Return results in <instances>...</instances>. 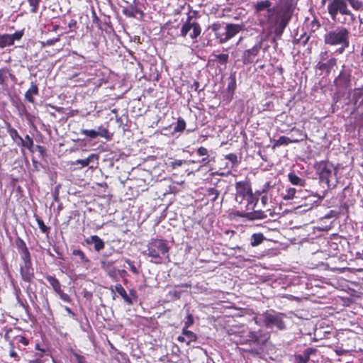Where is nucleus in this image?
Returning a JSON list of instances; mask_svg holds the SVG:
<instances>
[{
    "mask_svg": "<svg viewBox=\"0 0 363 363\" xmlns=\"http://www.w3.org/2000/svg\"><path fill=\"white\" fill-rule=\"evenodd\" d=\"M347 0H333L328 5V11L333 20H335L338 13L346 12Z\"/></svg>",
    "mask_w": 363,
    "mask_h": 363,
    "instance_id": "obj_7",
    "label": "nucleus"
},
{
    "mask_svg": "<svg viewBox=\"0 0 363 363\" xmlns=\"http://www.w3.org/2000/svg\"><path fill=\"white\" fill-rule=\"evenodd\" d=\"M311 25H312V28L314 30L318 29L320 27V23L316 20H313L311 22Z\"/></svg>",
    "mask_w": 363,
    "mask_h": 363,
    "instance_id": "obj_57",
    "label": "nucleus"
},
{
    "mask_svg": "<svg viewBox=\"0 0 363 363\" xmlns=\"http://www.w3.org/2000/svg\"><path fill=\"white\" fill-rule=\"evenodd\" d=\"M10 133L12 137L18 138V139L21 140V141H23V138L18 135V132L16 130H11Z\"/></svg>",
    "mask_w": 363,
    "mask_h": 363,
    "instance_id": "obj_55",
    "label": "nucleus"
},
{
    "mask_svg": "<svg viewBox=\"0 0 363 363\" xmlns=\"http://www.w3.org/2000/svg\"><path fill=\"white\" fill-rule=\"evenodd\" d=\"M235 200L237 202L241 203L245 199L247 200L252 199L251 189L247 183L243 182H238L235 184Z\"/></svg>",
    "mask_w": 363,
    "mask_h": 363,
    "instance_id": "obj_6",
    "label": "nucleus"
},
{
    "mask_svg": "<svg viewBox=\"0 0 363 363\" xmlns=\"http://www.w3.org/2000/svg\"><path fill=\"white\" fill-rule=\"evenodd\" d=\"M186 320L184 323L185 328H189L194 323V318L192 315L189 313V311L187 310L186 311Z\"/></svg>",
    "mask_w": 363,
    "mask_h": 363,
    "instance_id": "obj_40",
    "label": "nucleus"
},
{
    "mask_svg": "<svg viewBox=\"0 0 363 363\" xmlns=\"http://www.w3.org/2000/svg\"><path fill=\"white\" fill-rule=\"evenodd\" d=\"M261 201L263 204H265L267 202V196H263L261 199Z\"/></svg>",
    "mask_w": 363,
    "mask_h": 363,
    "instance_id": "obj_62",
    "label": "nucleus"
},
{
    "mask_svg": "<svg viewBox=\"0 0 363 363\" xmlns=\"http://www.w3.org/2000/svg\"><path fill=\"white\" fill-rule=\"evenodd\" d=\"M286 315L280 313H265L263 314V322L264 325L268 328L276 327L280 330L286 328L284 318Z\"/></svg>",
    "mask_w": 363,
    "mask_h": 363,
    "instance_id": "obj_3",
    "label": "nucleus"
},
{
    "mask_svg": "<svg viewBox=\"0 0 363 363\" xmlns=\"http://www.w3.org/2000/svg\"><path fill=\"white\" fill-rule=\"evenodd\" d=\"M184 162V161L183 160H175L174 162H173L172 164V167L173 168H175L177 167H180L183 164V163Z\"/></svg>",
    "mask_w": 363,
    "mask_h": 363,
    "instance_id": "obj_56",
    "label": "nucleus"
},
{
    "mask_svg": "<svg viewBox=\"0 0 363 363\" xmlns=\"http://www.w3.org/2000/svg\"><path fill=\"white\" fill-rule=\"evenodd\" d=\"M46 279L49 284L52 286L55 291L59 293L61 291L60 284L56 278L52 276H48Z\"/></svg>",
    "mask_w": 363,
    "mask_h": 363,
    "instance_id": "obj_23",
    "label": "nucleus"
},
{
    "mask_svg": "<svg viewBox=\"0 0 363 363\" xmlns=\"http://www.w3.org/2000/svg\"><path fill=\"white\" fill-rule=\"evenodd\" d=\"M93 18H94V20H93L94 21H99V18L96 16V13L94 11L93 12Z\"/></svg>",
    "mask_w": 363,
    "mask_h": 363,
    "instance_id": "obj_64",
    "label": "nucleus"
},
{
    "mask_svg": "<svg viewBox=\"0 0 363 363\" xmlns=\"http://www.w3.org/2000/svg\"><path fill=\"white\" fill-rule=\"evenodd\" d=\"M6 72V70L0 69V84H4L6 80V77H5Z\"/></svg>",
    "mask_w": 363,
    "mask_h": 363,
    "instance_id": "obj_51",
    "label": "nucleus"
},
{
    "mask_svg": "<svg viewBox=\"0 0 363 363\" xmlns=\"http://www.w3.org/2000/svg\"><path fill=\"white\" fill-rule=\"evenodd\" d=\"M219 191L215 188H209L207 190V194L208 196H211V201L214 202L219 196Z\"/></svg>",
    "mask_w": 363,
    "mask_h": 363,
    "instance_id": "obj_29",
    "label": "nucleus"
},
{
    "mask_svg": "<svg viewBox=\"0 0 363 363\" xmlns=\"http://www.w3.org/2000/svg\"><path fill=\"white\" fill-rule=\"evenodd\" d=\"M249 340L248 341L252 342L253 343L259 345V342H261V340L257 337V333L255 331H252L249 333L248 335Z\"/></svg>",
    "mask_w": 363,
    "mask_h": 363,
    "instance_id": "obj_34",
    "label": "nucleus"
},
{
    "mask_svg": "<svg viewBox=\"0 0 363 363\" xmlns=\"http://www.w3.org/2000/svg\"><path fill=\"white\" fill-rule=\"evenodd\" d=\"M61 298L64 300V301H69V296L67 294H62L61 295Z\"/></svg>",
    "mask_w": 363,
    "mask_h": 363,
    "instance_id": "obj_59",
    "label": "nucleus"
},
{
    "mask_svg": "<svg viewBox=\"0 0 363 363\" xmlns=\"http://www.w3.org/2000/svg\"><path fill=\"white\" fill-rule=\"evenodd\" d=\"M261 47L262 43H259L252 48L245 50L242 56L243 63L247 65L253 62V60L258 55Z\"/></svg>",
    "mask_w": 363,
    "mask_h": 363,
    "instance_id": "obj_11",
    "label": "nucleus"
},
{
    "mask_svg": "<svg viewBox=\"0 0 363 363\" xmlns=\"http://www.w3.org/2000/svg\"><path fill=\"white\" fill-rule=\"evenodd\" d=\"M10 345H11V350H10V352H9V355H10V357H13V358H15V359H16V361H18V354H17V353L14 351V350H13V347H13V344L11 342H10Z\"/></svg>",
    "mask_w": 363,
    "mask_h": 363,
    "instance_id": "obj_46",
    "label": "nucleus"
},
{
    "mask_svg": "<svg viewBox=\"0 0 363 363\" xmlns=\"http://www.w3.org/2000/svg\"><path fill=\"white\" fill-rule=\"evenodd\" d=\"M147 255L153 259H159L167 254L169 247L163 240H152L147 245Z\"/></svg>",
    "mask_w": 363,
    "mask_h": 363,
    "instance_id": "obj_4",
    "label": "nucleus"
},
{
    "mask_svg": "<svg viewBox=\"0 0 363 363\" xmlns=\"http://www.w3.org/2000/svg\"><path fill=\"white\" fill-rule=\"evenodd\" d=\"M65 311L72 316H74V313L72 311V310L69 307H65Z\"/></svg>",
    "mask_w": 363,
    "mask_h": 363,
    "instance_id": "obj_60",
    "label": "nucleus"
},
{
    "mask_svg": "<svg viewBox=\"0 0 363 363\" xmlns=\"http://www.w3.org/2000/svg\"><path fill=\"white\" fill-rule=\"evenodd\" d=\"M296 359L297 363H307L309 361L308 357L303 353V354H299L296 356Z\"/></svg>",
    "mask_w": 363,
    "mask_h": 363,
    "instance_id": "obj_41",
    "label": "nucleus"
},
{
    "mask_svg": "<svg viewBox=\"0 0 363 363\" xmlns=\"http://www.w3.org/2000/svg\"><path fill=\"white\" fill-rule=\"evenodd\" d=\"M37 222L40 229L43 233H46L48 232L49 228L45 225L44 222L42 220L37 219Z\"/></svg>",
    "mask_w": 363,
    "mask_h": 363,
    "instance_id": "obj_43",
    "label": "nucleus"
},
{
    "mask_svg": "<svg viewBox=\"0 0 363 363\" xmlns=\"http://www.w3.org/2000/svg\"><path fill=\"white\" fill-rule=\"evenodd\" d=\"M225 159L230 161L233 164H237L238 162V157L235 154L230 153L225 156Z\"/></svg>",
    "mask_w": 363,
    "mask_h": 363,
    "instance_id": "obj_42",
    "label": "nucleus"
},
{
    "mask_svg": "<svg viewBox=\"0 0 363 363\" xmlns=\"http://www.w3.org/2000/svg\"><path fill=\"white\" fill-rule=\"evenodd\" d=\"M328 57V53L327 51H325V52H322L320 54V61L319 62H324L325 60H326Z\"/></svg>",
    "mask_w": 363,
    "mask_h": 363,
    "instance_id": "obj_52",
    "label": "nucleus"
},
{
    "mask_svg": "<svg viewBox=\"0 0 363 363\" xmlns=\"http://www.w3.org/2000/svg\"><path fill=\"white\" fill-rule=\"evenodd\" d=\"M296 189L294 188H289L286 190V194L283 196V199L284 200H290L292 199L295 196L296 194Z\"/></svg>",
    "mask_w": 363,
    "mask_h": 363,
    "instance_id": "obj_35",
    "label": "nucleus"
},
{
    "mask_svg": "<svg viewBox=\"0 0 363 363\" xmlns=\"http://www.w3.org/2000/svg\"><path fill=\"white\" fill-rule=\"evenodd\" d=\"M113 291H116L121 297L123 298L124 301L128 303L129 306H131L133 304V301L132 298H130L125 289L123 287L121 284H116L114 286V289L112 290Z\"/></svg>",
    "mask_w": 363,
    "mask_h": 363,
    "instance_id": "obj_15",
    "label": "nucleus"
},
{
    "mask_svg": "<svg viewBox=\"0 0 363 363\" xmlns=\"http://www.w3.org/2000/svg\"><path fill=\"white\" fill-rule=\"evenodd\" d=\"M21 259L23 261V264H32L30 254L28 249L26 250V251L21 252Z\"/></svg>",
    "mask_w": 363,
    "mask_h": 363,
    "instance_id": "obj_27",
    "label": "nucleus"
},
{
    "mask_svg": "<svg viewBox=\"0 0 363 363\" xmlns=\"http://www.w3.org/2000/svg\"><path fill=\"white\" fill-rule=\"evenodd\" d=\"M315 352V349L313 348H307L303 351V354H306L308 358L310 359V356L312 354H314Z\"/></svg>",
    "mask_w": 363,
    "mask_h": 363,
    "instance_id": "obj_50",
    "label": "nucleus"
},
{
    "mask_svg": "<svg viewBox=\"0 0 363 363\" xmlns=\"http://www.w3.org/2000/svg\"><path fill=\"white\" fill-rule=\"evenodd\" d=\"M317 172L319 174L320 179L325 181L328 184L330 182V177L333 171V166L328 162L322 161L316 166Z\"/></svg>",
    "mask_w": 363,
    "mask_h": 363,
    "instance_id": "obj_8",
    "label": "nucleus"
},
{
    "mask_svg": "<svg viewBox=\"0 0 363 363\" xmlns=\"http://www.w3.org/2000/svg\"><path fill=\"white\" fill-rule=\"evenodd\" d=\"M88 244H94V250L97 252L104 248V241L97 235H92L86 240Z\"/></svg>",
    "mask_w": 363,
    "mask_h": 363,
    "instance_id": "obj_16",
    "label": "nucleus"
},
{
    "mask_svg": "<svg viewBox=\"0 0 363 363\" xmlns=\"http://www.w3.org/2000/svg\"><path fill=\"white\" fill-rule=\"evenodd\" d=\"M186 328H184L182 331L183 335L185 336L186 339V343L189 344L191 342H194L196 340V335L191 331L188 330L186 329Z\"/></svg>",
    "mask_w": 363,
    "mask_h": 363,
    "instance_id": "obj_24",
    "label": "nucleus"
},
{
    "mask_svg": "<svg viewBox=\"0 0 363 363\" xmlns=\"http://www.w3.org/2000/svg\"><path fill=\"white\" fill-rule=\"evenodd\" d=\"M246 217L250 220L262 219L265 217L264 213L260 211H255L254 213H247Z\"/></svg>",
    "mask_w": 363,
    "mask_h": 363,
    "instance_id": "obj_26",
    "label": "nucleus"
},
{
    "mask_svg": "<svg viewBox=\"0 0 363 363\" xmlns=\"http://www.w3.org/2000/svg\"><path fill=\"white\" fill-rule=\"evenodd\" d=\"M190 37L194 39L196 38L201 33V28L198 23H196L191 16H189L187 21L183 24L181 29V35L185 37L189 32Z\"/></svg>",
    "mask_w": 363,
    "mask_h": 363,
    "instance_id": "obj_5",
    "label": "nucleus"
},
{
    "mask_svg": "<svg viewBox=\"0 0 363 363\" xmlns=\"http://www.w3.org/2000/svg\"><path fill=\"white\" fill-rule=\"evenodd\" d=\"M74 356L76 358L77 363H86V359L84 356H82L77 353H74Z\"/></svg>",
    "mask_w": 363,
    "mask_h": 363,
    "instance_id": "obj_47",
    "label": "nucleus"
},
{
    "mask_svg": "<svg viewBox=\"0 0 363 363\" xmlns=\"http://www.w3.org/2000/svg\"><path fill=\"white\" fill-rule=\"evenodd\" d=\"M24 35L23 30H17L13 34H0V48L13 45L15 41L20 40Z\"/></svg>",
    "mask_w": 363,
    "mask_h": 363,
    "instance_id": "obj_10",
    "label": "nucleus"
},
{
    "mask_svg": "<svg viewBox=\"0 0 363 363\" xmlns=\"http://www.w3.org/2000/svg\"><path fill=\"white\" fill-rule=\"evenodd\" d=\"M197 153L199 156L208 155V150L206 147H200L197 150Z\"/></svg>",
    "mask_w": 363,
    "mask_h": 363,
    "instance_id": "obj_49",
    "label": "nucleus"
},
{
    "mask_svg": "<svg viewBox=\"0 0 363 363\" xmlns=\"http://www.w3.org/2000/svg\"><path fill=\"white\" fill-rule=\"evenodd\" d=\"M59 40V38H56L54 40H50L48 41V45H53L55 43L57 42Z\"/></svg>",
    "mask_w": 363,
    "mask_h": 363,
    "instance_id": "obj_61",
    "label": "nucleus"
},
{
    "mask_svg": "<svg viewBox=\"0 0 363 363\" xmlns=\"http://www.w3.org/2000/svg\"><path fill=\"white\" fill-rule=\"evenodd\" d=\"M21 278L26 282H31L34 277L32 264H22L20 267Z\"/></svg>",
    "mask_w": 363,
    "mask_h": 363,
    "instance_id": "obj_12",
    "label": "nucleus"
},
{
    "mask_svg": "<svg viewBox=\"0 0 363 363\" xmlns=\"http://www.w3.org/2000/svg\"><path fill=\"white\" fill-rule=\"evenodd\" d=\"M169 295L174 297L176 299L181 298V291H172L169 292Z\"/></svg>",
    "mask_w": 363,
    "mask_h": 363,
    "instance_id": "obj_53",
    "label": "nucleus"
},
{
    "mask_svg": "<svg viewBox=\"0 0 363 363\" xmlns=\"http://www.w3.org/2000/svg\"><path fill=\"white\" fill-rule=\"evenodd\" d=\"M41 1V0H28V2L31 7L30 12L33 13H35L39 7V4Z\"/></svg>",
    "mask_w": 363,
    "mask_h": 363,
    "instance_id": "obj_30",
    "label": "nucleus"
},
{
    "mask_svg": "<svg viewBox=\"0 0 363 363\" xmlns=\"http://www.w3.org/2000/svg\"><path fill=\"white\" fill-rule=\"evenodd\" d=\"M264 239V236L262 233H254L251 236L250 244L252 247H256L260 245Z\"/></svg>",
    "mask_w": 363,
    "mask_h": 363,
    "instance_id": "obj_21",
    "label": "nucleus"
},
{
    "mask_svg": "<svg viewBox=\"0 0 363 363\" xmlns=\"http://www.w3.org/2000/svg\"><path fill=\"white\" fill-rule=\"evenodd\" d=\"M274 185H272L271 182H266L262 190V193H267L270 189H274Z\"/></svg>",
    "mask_w": 363,
    "mask_h": 363,
    "instance_id": "obj_45",
    "label": "nucleus"
},
{
    "mask_svg": "<svg viewBox=\"0 0 363 363\" xmlns=\"http://www.w3.org/2000/svg\"><path fill=\"white\" fill-rule=\"evenodd\" d=\"M177 340H178V341H179L181 342H184L187 341L184 335V336H179Z\"/></svg>",
    "mask_w": 363,
    "mask_h": 363,
    "instance_id": "obj_58",
    "label": "nucleus"
},
{
    "mask_svg": "<svg viewBox=\"0 0 363 363\" xmlns=\"http://www.w3.org/2000/svg\"><path fill=\"white\" fill-rule=\"evenodd\" d=\"M271 6L272 2L269 0L258 1L255 3L257 12L267 11L266 16L270 28L277 37H281L291 18L294 11L291 6L287 4L273 8Z\"/></svg>",
    "mask_w": 363,
    "mask_h": 363,
    "instance_id": "obj_1",
    "label": "nucleus"
},
{
    "mask_svg": "<svg viewBox=\"0 0 363 363\" xmlns=\"http://www.w3.org/2000/svg\"><path fill=\"white\" fill-rule=\"evenodd\" d=\"M38 94V88L37 84L32 82L30 89L26 92L25 98L29 102H33V95H37Z\"/></svg>",
    "mask_w": 363,
    "mask_h": 363,
    "instance_id": "obj_18",
    "label": "nucleus"
},
{
    "mask_svg": "<svg viewBox=\"0 0 363 363\" xmlns=\"http://www.w3.org/2000/svg\"><path fill=\"white\" fill-rule=\"evenodd\" d=\"M336 62L337 60L333 57L328 60L326 62H319L317 64L316 67L320 70L325 71L326 74H328L330 72L331 69L336 65Z\"/></svg>",
    "mask_w": 363,
    "mask_h": 363,
    "instance_id": "obj_13",
    "label": "nucleus"
},
{
    "mask_svg": "<svg viewBox=\"0 0 363 363\" xmlns=\"http://www.w3.org/2000/svg\"><path fill=\"white\" fill-rule=\"evenodd\" d=\"M21 142H22L23 146H24L27 148H29V149L33 145V139L28 135H27L25 137V140L23 139V141H21Z\"/></svg>",
    "mask_w": 363,
    "mask_h": 363,
    "instance_id": "obj_37",
    "label": "nucleus"
},
{
    "mask_svg": "<svg viewBox=\"0 0 363 363\" xmlns=\"http://www.w3.org/2000/svg\"><path fill=\"white\" fill-rule=\"evenodd\" d=\"M123 13L130 18H136L138 14L143 16V13L135 5L130 4L123 9Z\"/></svg>",
    "mask_w": 363,
    "mask_h": 363,
    "instance_id": "obj_14",
    "label": "nucleus"
},
{
    "mask_svg": "<svg viewBox=\"0 0 363 363\" xmlns=\"http://www.w3.org/2000/svg\"><path fill=\"white\" fill-rule=\"evenodd\" d=\"M18 342L20 343H22L23 345H28V340L23 336H20L18 339Z\"/></svg>",
    "mask_w": 363,
    "mask_h": 363,
    "instance_id": "obj_54",
    "label": "nucleus"
},
{
    "mask_svg": "<svg viewBox=\"0 0 363 363\" xmlns=\"http://www.w3.org/2000/svg\"><path fill=\"white\" fill-rule=\"evenodd\" d=\"M351 6L355 10H359L362 7V2L358 0H347Z\"/></svg>",
    "mask_w": 363,
    "mask_h": 363,
    "instance_id": "obj_39",
    "label": "nucleus"
},
{
    "mask_svg": "<svg viewBox=\"0 0 363 363\" xmlns=\"http://www.w3.org/2000/svg\"><path fill=\"white\" fill-rule=\"evenodd\" d=\"M77 22L74 20H72L69 23V27L72 28V26H74L76 25Z\"/></svg>",
    "mask_w": 363,
    "mask_h": 363,
    "instance_id": "obj_63",
    "label": "nucleus"
},
{
    "mask_svg": "<svg viewBox=\"0 0 363 363\" xmlns=\"http://www.w3.org/2000/svg\"><path fill=\"white\" fill-rule=\"evenodd\" d=\"M324 42L326 45L331 46L340 45L338 50L342 53L350 45V33L343 27L337 28L330 30L324 35Z\"/></svg>",
    "mask_w": 363,
    "mask_h": 363,
    "instance_id": "obj_2",
    "label": "nucleus"
},
{
    "mask_svg": "<svg viewBox=\"0 0 363 363\" xmlns=\"http://www.w3.org/2000/svg\"><path fill=\"white\" fill-rule=\"evenodd\" d=\"M289 179L290 182L294 185L304 186L306 184V181L304 179L300 178L293 173H290L289 174Z\"/></svg>",
    "mask_w": 363,
    "mask_h": 363,
    "instance_id": "obj_22",
    "label": "nucleus"
},
{
    "mask_svg": "<svg viewBox=\"0 0 363 363\" xmlns=\"http://www.w3.org/2000/svg\"><path fill=\"white\" fill-rule=\"evenodd\" d=\"M96 133H97V137L101 136L102 138H106L108 140H110L111 139L112 135L109 133L108 129L104 128L102 126H100L98 128Z\"/></svg>",
    "mask_w": 363,
    "mask_h": 363,
    "instance_id": "obj_25",
    "label": "nucleus"
},
{
    "mask_svg": "<svg viewBox=\"0 0 363 363\" xmlns=\"http://www.w3.org/2000/svg\"><path fill=\"white\" fill-rule=\"evenodd\" d=\"M72 254L78 256L82 262H89V260L86 257L84 253L81 250H74Z\"/></svg>",
    "mask_w": 363,
    "mask_h": 363,
    "instance_id": "obj_36",
    "label": "nucleus"
},
{
    "mask_svg": "<svg viewBox=\"0 0 363 363\" xmlns=\"http://www.w3.org/2000/svg\"><path fill=\"white\" fill-rule=\"evenodd\" d=\"M257 333V337L261 340V342H259V345H264L269 337V334L267 333H263L261 330H259Z\"/></svg>",
    "mask_w": 363,
    "mask_h": 363,
    "instance_id": "obj_32",
    "label": "nucleus"
},
{
    "mask_svg": "<svg viewBox=\"0 0 363 363\" xmlns=\"http://www.w3.org/2000/svg\"><path fill=\"white\" fill-rule=\"evenodd\" d=\"M186 128V123L183 119L179 118L177 124L174 127V130L176 132H182Z\"/></svg>",
    "mask_w": 363,
    "mask_h": 363,
    "instance_id": "obj_31",
    "label": "nucleus"
},
{
    "mask_svg": "<svg viewBox=\"0 0 363 363\" xmlns=\"http://www.w3.org/2000/svg\"><path fill=\"white\" fill-rule=\"evenodd\" d=\"M130 298H132L133 301L134 302L137 301L138 299V294L135 289H130L129 290V294H128Z\"/></svg>",
    "mask_w": 363,
    "mask_h": 363,
    "instance_id": "obj_48",
    "label": "nucleus"
},
{
    "mask_svg": "<svg viewBox=\"0 0 363 363\" xmlns=\"http://www.w3.org/2000/svg\"><path fill=\"white\" fill-rule=\"evenodd\" d=\"M125 262L126 263L129 265L130 267V269L131 270V272L135 274H139V271L138 270V269L135 267V266H134V264H133V262H131L130 259H125Z\"/></svg>",
    "mask_w": 363,
    "mask_h": 363,
    "instance_id": "obj_44",
    "label": "nucleus"
},
{
    "mask_svg": "<svg viewBox=\"0 0 363 363\" xmlns=\"http://www.w3.org/2000/svg\"><path fill=\"white\" fill-rule=\"evenodd\" d=\"M300 140L298 139H291L286 136H281L278 140H274V145L272 147L274 149L276 147L281 145H287L289 143H298Z\"/></svg>",
    "mask_w": 363,
    "mask_h": 363,
    "instance_id": "obj_17",
    "label": "nucleus"
},
{
    "mask_svg": "<svg viewBox=\"0 0 363 363\" xmlns=\"http://www.w3.org/2000/svg\"><path fill=\"white\" fill-rule=\"evenodd\" d=\"M215 56L220 64L224 65L228 61L229 57L228 54H219Z\"/></svg>",
    "mask_w": 363,
    "mask_h": 363,
    "instance_id": "obj_38",
    "label": "nucleus"
},
{
    "mask_svg": "<svg viewBox=\"0 0 363 363\" xmlns=\"http://www.w3.org/2000/svg\"><path fill=\"white\" fill-rule=\"evenodd\" d=\"M242 30V26L238 24H228L225 33L220 34L216 33V37L220 38V43H225L235 36Z\"/></svg>",
    "mask_w": 363,
    "mask_h": 363,
    "instance_id": "obj_9",
    "label": "nucleus"
},
{
    "mask_svg": "<svg viewBox=\"0 0 363 363\" xmlns=\"http://www.w3.org/2000/svg\"><path fill=\"white\" fill-rule=\"evenodd\" d=\"M15 243H16V246L17 249L18 250V251L20 252H23V251H26V250L28 249L26 245V242L20 238H17L16 239Z\"/></svg>",
    "mask_w": 363,
    "mask_h": 363,
    "instance_id": "obj_28",
    "label": "nucleus"
},
{
    "mask_svg": "<svg viewBox=\"0 0 363 363\" xmlns=\"http://www.w3.org/2000/svg\"><path fill=\"white\" fill-rule=\"evenodd\" d=\"M346 12L342 13V15L346 16L344 20L342 21L344 24L352 25L355 21L354 15L348 9L347 6L346 7Z\"/></svg>",
    "mask_w": 363,
    "mask_h": 363,
    "instance_id": "obj_20",
    "label": "nucleus"
},
{
    "mask_svg": "<svg viewBox=\"0 0 363 363\" xmlns=\"http://www.w3.org/2000/svg\"><path fill=\"white\" fill-rule=\"evenodd\" d=\"M81 133L92 139L97 138V133L95 130L82 129Z\"/></svg>",
    "mask_w": 363,
    "mask_h": 363,
    "instance_id": "obj_33",
    "label": "nucleus"
},
{
    "mask_svg": "<svg viewBox=\"0 0 363 363\" xmlns=\"http://www.w3.org/2000/svg\"><path fill=\"white\" fill-rule=\"evenodd\" d=\"M99 155L96 154H91L87 158L83 160H77L75 164H81L82 167L88 166L94 160H98Z\"/></svg>",
    "mask_w": 363,
    "mask_h": 363,
    "instance_id": "obj_19",
    "label": "nucleus"
}]
</instances>
